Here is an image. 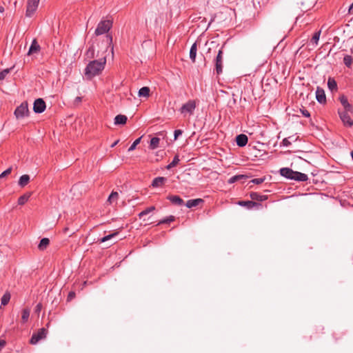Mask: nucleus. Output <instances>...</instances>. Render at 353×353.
<instances>
[{"label": "nucleus", "instance_id": "obj_1", "mask_svg": "<svg viewBox=\"0 0 353 353\" xmlns=\"http://www.w3.org/2000/svg\"><path fill=\"white\" fill-rule=\"evenodd\" d=\"M106 63L105 57L100 60L90 61L85 69V75L88 79H91L96 75L99 74L104 69Z\"/></svg>", "mask_w": 353, "mask_h": 353}, {"label": "nucleus", "instance_id": "obj_2", "mask_svg": "<svg viewBox=\"0 0 353 353\" xmlns=\"http://www.w3.org/2000/svg\"><path fill=\"white\" fill-rule=\"evenodd\" d=\"M279 172L282 176L296 181H306L308 179L307 174L297 171H294L289 168H281Z\"/></svg>", "mask_w": 353, "mask_h": 353}, {"label": "nucleus", "instance_id": "obj_3", "mask_svg": "<svg viewBox=\"0 0 353 353\" xmlns=\"http://www.w3.org/2000/svg\"><path fill=\"white\" fill-rule=\"evenodd\" d=\"M112 26V21L110 19H102L98 23L94 34L97 36L108 33Z\"/></svg>", "mask_w": 353, "mask_h": 353}, {"label": "nucleus", "instance_id": "obj_4", "mask_svg": "<svg viewBox=\"0 0 353 353\" xmlns=\"http://www.w3.org/2000/svg\"><path fill=\"white\" fill-rule=\"evenodd\" d=\"M196 107V101L194 100H189L181 107L179 112L184 117L187 115L191 116L194 114Z\"/></svg>", "mask_w": 353, "mask_h": 353}, {"label": "nucleus", "instance_id": "obj_5", "mask_svg": "<svg viewBox=\"0 0 353 353\" xmlns=\"http://www.w3.org/2000/svg\"><path fill=\"white\" fill-rule=\"evenodd\" d=\"M29 114V110H28V102L24 101L19 106H18L15 111H14V115L16 116L17 119H22L25 117L28 116Z\"/></svg>", "mask_w": 353, "mask_h": 353}, {"label": "nucleus", "instance_id": "obj_6", "mask_svg": "<svg viewBox=\"0 0 353 353\" xmlns=\"http://www.w3.org/2000/svg\"><path fill=\"white\" fill-rule=\"evenodd\" d=\"M47 333L48 330L46 328L42 327L39 329L37 332L33 333L30 343L32 345L37 344L40 340L46 337Z\"/></svg>", "mask_w": 353, "mask_h": 353}, {"label": "nucleus", "instance_id": "obj_7", "mask_svg": "<svg viewBox=\"0 0 353 353\" xmlns=\"http://www.w3.org/2000/svg\"><path fill=\"white\" fill-rule=\"evenodd\" d=\"M40 0H28L26 15L30 17L37 10Z\"/></svg>", "mask_w": 353, "mask_h": 353}, {"label": "nucleus", "instance_id": "obj_8", "mask_svg": "<svg viewBox=\"0 0 353 353\" xmlns=\"http://www.w3.org/2000/svg\"><path fill=\"white\" fill-rule=\"evenodd\" d=\"M223 50L221 49L219 50L218 54L214 59L215 70L217 74H220L223 72Z\"/></svg>", "mask_w": 353, "mask_h": 353}, {"label": "nucleus", "instance_id": "obj_9", "mask_svg": "<svg viewBox=\"0 0 353 353\" xmlns=\"http://www.w3.org/2000/svg\"><path fill=\"white\" fill-rule=\"evenodd\" d=\"M352 111H339V117L345 125L352 127L353 125V120L350 118L349 112Z\"/></svg>", "mask_w": 353, "mask_h": 353}, {"label": "nucleus", "instance_id": "obj_10", "mask_svg": "<svg viewBox=\"0 0 353 353\" xmlns=\"http://www.w3.org/2000/svg\"><path fill=\"white\" fill-rule=\"evenodd\" d=\"M46 103L43 99H37L34 101L33 104V110L36 113H41L46 109Z\"/></svg>", "mask_w": 353, "mask_h": 353}, {"label": "nucleus", "instance_id": "obj_11", "mask_svg": "<svg viewBox=\"0 0 353 353\" xmlns=\"http://www.w3.org/2000/svg\"><path fill=\"white\" fill-rule=\"evenodd\" d=\"M238 205L245 207L248 209H252L253 208H259L261 207V204L254 202L252 201H238Z\"/></svg>", "mask_w": 353, "mask_h": 353}, {"label": "nucleus", "instance_id": "obj_12", "mask_svg": "<svg viewBox=\"0 0 353 353\" xmlns=\"http://www.w3.org/2000/svg\"><path fill=\"white\" fill-rule=\"evenodd\" d=\"M316 99L320 103H324L326 101L325 91L323 89L318 87L316 91Z\"/></svg>", "mask_w": 353, "mask_h": 353}, {"label": "nucleus", "instance_id": "obj_13", "mask_svg": "<svg viewBox=\"0 0 353 353\" xmlns=\"http://www.w3.org/2000/svg\"><path fill=\"white\" fill-rule=\"evenodd\" d=\"M248 137L244 134H241L236 136V142L238 146L243 147L248 143Z\"/></svg>", "mask_w": 353, "mask_h": 353}, {"label": "nucleus", "instance_id": "obj_14", "mask_svg": "<svg viewBox=\"0 0 353 353\" xmlns=\"http://www.w3.org/2000/svg\"><path fill=\"white\" fill-rule=\"evenodd\" d=\"M119 193L117 192L112 191L109 195L106 203L109 205L117 204L119 200Z\"/></svg>", "mask_w": 353, "mask_h": 353}, {"label": "nucleus", "instance_id": "obj_15", "mask_svg": "<svg viewBox=\"0 0 353 353\" xmlns=\"http://www.w3.org/2000/svg\"><path fill=\"white\" fill-rule=\"evenodd\" d=\"M167 199L176 205H182L184 203L183 200L177 195H169Z\"/></svg>", "mask_w": 353, "mask_h": 353}, {"label": "nucleus", "instance_id": "obj_16", "mask_svg": "<svg viewBox=\"0 0 353 353\" xmlns=\"http://www.w3.org/2000/svg\"><path fill=\"white\" fill-rule=\"evenodd\" d=\"M166 181H167V179L165 177H163V176L156 177L152 181V186L153 188L161 187L165 183Z\"/></svg>", "mask_w": 353, "mask_h": 353}, {"label": "nucleus", "instance_id": "obj_17", "mask_svg": "<svg viewBox=\"0 0 353 353\" xmlns=\"http://www.w3.org/2000/svg\"><path fill=\"white\" fill-rule=\"evenodd\" d=\"M340 102L344 108V110L352 111V106L348 102L347 99L345 96H341L339 98Z\"/></svg>", "mask_w": 353, "mask_h": 353}, {"label": "nucleus", "instance_id": "obj_18", "mask_svg": "<svg viewBox=\"0 0 353 353\" xmlns=\"http://www.w3.org/2000/svg\"><path fill=\"white\" fill-rule=\"evenodd\" d=\"M202 203H203V200L202 199H190L187 201L185 206L188 208H192L199 205Z\"/></svg>", "mask_w": 353, "mask_h": 353}, {"label": "nucleus", "instance_id": "obj_19", "mask_svg": "<svg viewBox=\"0 0 353 353\" xmlns=\"http://www.w3.org/2000/svg\"><path fill=\"white\" fill-rule=\"evenodd\" d=\"M250 196L252 199V200L254 201H263L268 199V196L266 195H262L259 194L258 192H251L250 194Z\"/></svg>", "mask_w": 353, "mask_h": 353}, {"label": "nucleus", "instance_id": "obj_20", "mask_svg": "<svg viewBox=\"0 0 353 353\" xmlns=\"http://www.w3.org/2000/svg\"><path fill=\"white\" fill-rule=\"evenodd\" d=\"M40 50V46L38 44L36 39H34L28 50V54L37 53Z\"/></svg>", "mask_w": 353, "mask_h": 353}, {"label": "nucleus", "instance_id": "obj_21", "mask_svg": "<svg viewBox=\"0 0 353 353\" xmlns=\"http://www.w3.org/2000/svg\"><path fill=\"white\" fill-rule=\"evenodd\" d=\"M127 117L123 114H118L114 118V123L115 125H124L127 121Z\"/></svg>", "mask_w": 353, "mask_h": 353}, {"label": "nucleus", "instance_id": "obj_22", "mask_svg": "<svg viewBox=\"0 0 353 353\" xmlns=\"http://www.w3.org/2000/svg\"><path fill=\"white\" fill-rule=\"evenodd\" d=\"M196 52H197V46L196 43H194L190 50V58L192 60L193 63L196 61Z\"/></svg>", "mask_w": 353, "mask_h": 353}, {"label": "nucleus", "instance_id": "obj_23", "mask_svg": "<svg viewBox=\"0 0 353 353\" xmlns=\"http://www.w3.org/2000/svg\"><path fill=\"white\" fill-rule=\"evenodd\" d=\"M30 181V176L28 175V174H23L22 175L20 178H19V185L23 188L25 187L26 185H28V183H29Z\"/></svg>", "mask_w": 353, "mask_h": 353}, {"label": "nucleus", "instance_id": "obj_24", "mask_svg": "<svg viewBox=\"0 0 353 353\" xmlns=\"http://www.w3.org/2000/svg\"><path fill=\"white\" fill-rule=\"evenodd\" d=\"M30 310L29 308H24L21 311V321L23 323H26L30 317Z\"/></svg>", "mask_w": 353, "mask_h": 353}, {"label": "nucleus", "instance_id": "obj_25", "mask_svg": "<svg viewBox=\"0 0 353 353\" xmlns=\"http://www.w3.org/2000/svg\"><path fill=\"white\" fill-rule=\"evenodd\" d=\"M50 244V240L48 238H43L39 245H38V249L39 250H44L46 249V248Z\"/></svg>", "mask_w": 353, "mask_h": 353}, {"label": "nucleus", "instance_id": "obj_26", "mask_svg": "<svg viewBox=\"0 0 353 353\" xmlns=\"http://www.w3.org/2000/svg\"><path fill=\"white\" fill-rule=\"evenodd\" d=\"M10 298H11L10 293L8 291H6L1 299V305H3V306L6 305L9 303Z\"/></svg>", "mask_w": 353, "mask_h": 353}, {"label": "nucleus", "instance_id": "obj_27", "mask_svg": "<svg viewBox=\"0 0 353 353\" xmlns=\"http://www.w3.org/2000/svg\"><path fill=\"white\" fill-rule=\"evenodd\" d=\"M160 139L158 137H153L150 140L149 148L151 150H154L159 147Z\"/></svg>", "mask_w": 353, "mask_h": 353}, {"label": "nucleus", "instance_id": "obj_28", "mask_svg": "<svg viewBox=\"0 0 353 353\" xmlns=\"http://www.w3.org/2000/svg\"><path fill=\"white\" fill-rule=\"evenodd\" d=\"M31 194L30 193H26L21 196L18 199V204L20 205H24L30 197Z\"/></svg>", "mask_w": 353, "mask_h": 353}, {"label": "nucleus", "instance_id": "obj_29", "mask_svg": "<svg viewBox=\"0 0 353 353\" xmlns=\"http://www.w3.org/2000/svg\"><path fill=\"white\" fill-rule=\"evenodd\" d=\"M327 86L331 91L337 90V83L333 78L330 77L328 79Z\"/></svg>", "mask_w": 353, "mask_h": 353}, {"label": "nucleus", "instance_id": "obj_30", "mask_svg": "<svg viewBox=\"0 0 353 353\" xmlns=\"http://www.w3.org/2000/svg\"><path fill=\"white\" fill-rule=\"evenodd\" d=\"M150 95V88L148 87H143L139 90V97H148Z\"/></svg>", "mask_w": 353, "mask_h": 353}, {"label": "nucleus", "instance_id": "obj_31", "mask_svg": "<svg viewBox=\"0 0 353 353\" xmlns=\"http://www.w3.org/2000/svg\"><path fill=\"white\" fill-rule=\"evenodd\" d=\"M179 161H180V159H179V155L178 154L175 155L172 161L166 166V168L168 170H170V169L175 167L179 163Z\"/></svg>", "mask_w": 353, "mask_h": 353}, {"label": "nucleus", "instance_id": "obj_32", "mask_svg": "<svg viewBox=\"0 0 353 353\" xmlns=\"http://www.w3.org/2000/svg\"><path fill=\"white\" fill-rule=\"evenodd\" d=\"M320 35H321V30L317 31L314 34V35L311 39V41H310L312 45H314L315 46H317L318 41L320 38Z\"/></svg>", "mask_w": 353, "mask_h": 353}, {"label": "nucleus", "instance_id": "obj_33", "mask_svg": "<svg viewBox=\"0 0 353 353\" xmlns=\"http://www.w3.org/2000/svg\"><path fill=\"white\" fill-rule=\"evenodd\" d=\"M154 210H155L154 206L149 207V208H146L145 210H143L142 212H141L139 214V217L140 219H141L143 216L147 215L148 214H149L151 212H153Z\"/></svg>", "mask_w": 353, "mask_h": 353}, {"label": "nucleus", "instance_id": "obj_34", "mask_svg": "<svg viewBox=\"0 0 353 353\" xmlns=\"http://www.w3.org/2000/svg\"><path fill=\"white\" fill-rule=\"evenodd\" d=\"M174 219H175L174 216L172 215H170V216L159 221L157 225L168 223L174 221Z\"/></svg>", "mask_w": 353, "mask_h": 353}, {"label": "nucleus", "instance_id": "obj_35", "mask_svg": "<svg viewBox=\"0 0 353 353\" xmlns=\"http://www.w3.org/2000/svg\"><path fill=\"white\" fill-rule=\"evenodd\" d=\"M246 177H247L246 176L242 175V174L235 175V176H233L231 178H230V179L228 180V183H233L241 179L246 178Z\"/></svg>", "mask_w": 353, "mask_h": 353}, {"label": "nucleus", "instance_id": "obj_36", "mask_svg": "<svg viewBox=\"0 0 353 353\" xmlns=\"http://www.w3.org/2000/svg\"><path fill=\"white\" fill-rule=\"evenodd\" d=\"M118 234L119 233L117 232H113V233H112L110 234L106 235V236H103V238H101L100 239V242L101 243H103V242H105V241H107L108 240H110L112 238L117 236Z\"/></svg>", "mask_w": 353, "mask_h": 353}, {"label": "nucleus", "instance_id": "obj_37", "mask_svg": "<svg viewBox=\"0 0 353 353\" xmlns=\"http://www.w3.org/2000/svg\"><path fill=\"white\" fill-rule=\"evenodd\" d=\"M353 59L350 55H345L343 58V63L347 67H350L352 63Z\"/></svg>", "mask_w": 353, "mask_h": 353}, {"label": "nucleus", "instance_id": "obj_38", "mask_svg": "<svg viewBox=\"0 0 353 353\" xmlns=\"http://www.w3.org/2000/svg\"><path fill=\"white\" fill-rule=\"evenodd\" d=\"M11 69H5L0 72V81L5 79L6 76L10 73Z\"/></svg>", "mask_w": 353, "mask_h": 353}, {"label": "nucleus", "instance_id": "obj_39", "mask_svg": "<svg viewBox=\"0 0 353 353\" xmlns=\"http://www.w3.org/2000/svg\"><path fill=\"white\" fill-rule=\"evenodd\" d=\"M141 139V137H139V138L137 139L132 143V144L130 145V147L128 148V151L131 152V151L134 150L136 148L137 145L140 143Z\"/></svg>", "mask_w": 353, "mask_h": 353}, {"label": "nucleus", "instance_id": "obj_40", "mask_svg": "<svg viewBox=\"0 0 353 353\" xmlns=\"http://www.w3.org/2000/svg\"><path fill=\"white\" fill-rule=\"evenodd\" d=\"M12 172V167H10L8 168L7 170H6L5 171H3L1 174H0V179L1 178H3L5 176H6L7 175L10 174Z\"/></svg>", "mask_w": 353, "mask_h": 353}, {"label": "nucleus", "instance_id": "obj_41", "mask_svg": "<svg viewBox=\"0 0 353 353\" xmlns=\"http://www.w3.org/2000/svg\"><path fill=\"white\" fill-rule=\"evenodd\" d=\"M264 179L263 178H256V179H254L252 180V182L254 184H261L262 183L263 181H264Z\"/></svg>", "mask_w": 353, "mask_h": 353}, {"label": "nucleus", "instance_id": "obj_42", "mask_svg": "<svg viewBox=\"0 0 353 353\" xmlns=\"http://www.w3.org/2000/svg\"><path fill=\"white\" fill-rule=\"evenodd\" d=\"M94 50L93 46L90 47L89 49L88 50V51H87L88 56L90 55L91 57H94Z\"/></svg>", "mask_w": 353, "mask_h": 353}, {"label": "nucleus", "instance_id": "obj_43", "mask_svg": "<svg viewBox=\"0 0 353 353\" xmlns=\"http://www.w3.org/2000/svg\"><path fill=\"white\" fill-rule=\"evenodd\" d=\"M182 133L183 131L181 130H176L174 134V140H176L179 135L182 134Z\"/></svg>", "mask_w": 353, "mask_h": 353}, {"label": "nucleus", "instance_id": "obj_44", "mask_svg": "<svg viewBox=\"0 0 353 353\" xmlns=\"http://www.w3.org/2000/svg\"><path fill=\"white\" fill-rule=\"evenodd\" d=\"M41 309H42V304L39 303L36 305L34 312L36 313L39 314L41 312Z\"/></svg>", "mask_w": 353, "mask_h": 353}, {"label": "nucleus", "instance_id": "obj_45", "mask_svg": "<svg viewBox=\"0 0 353 353\" xmlns=\"http://www.w3.org/2000/svg\"><path fill=\"white\" fill-rule=\"evenodd\" d=\"M301 111L303 115L305 116V117H309L310 116V112L307 110H301Z\"/></svg>", "mask_w": 353, "mask_h": 353}, {"label": "nucleus", "instance_id": "obj_46", "mask_svg": "<svg viewBox=\"0 0 353 353\" xmlns=\"http://www.w3.org/2000/svg\"><path fill=\"white\" fill-rule=\"evenodd\" d=\"M75 296V293L74 292H70L68 296V300H72Z\"/></svg>", "mask_w": 353, "mask_h": 353}, {"label": "nucleus", "instance_id": "obj_47", "mask_svg": "<svg viewBox=\"0 0 353 353\" xmlns=\"http://www.w3.org/2000/svg\"><path fill=\"white\" fill-rule=\"evenodd\" d=\"M6 344V342L5 340L0 339V351L3 349V347H4Z\"/></svg>", "mask_w": 353, "mask_h": 353}, {"label": "nucleus", "instance_id": "obj_48", "mask_svg": "<svg viewBox=\"0 0 353 353\" xmlns=\"http://www.w3.org/2000/svg\"><path fill=\"white\" fill-rule=\"evenodd\" d=\"M106 38H107V41L108 42L111 44L112 42V37L110 35V34H107L106 35Z\"/></svg>", "mask_w": 353, "mask_h": 353}, {"label": "nucleus", "instance_id": "obj_49", "mask_svg": "<svg viewBox=\"0 0 353 353\" xmlns=\"http://www.w3.org/2000/svg\"><path fill=\"white\" fill-rule=\"evenodd\" d=\"M349 13L353 14V3L351 4V6L349 8Z\"/></svg>", "mask_w": 353, "mask_h": 353}, {"label": "nucleus", "instance_id": "obj_50", "mask_svg": "<svg viewBox=\"0 0 353 353\" xmlns=\"http://www.w3.org/2000/svg\"><path fill=\"white\" fill-rule=\"evenodd\" d=\"M283 142L284 145H288V143H290V142L286 139H283Z\"/></svg>", "mask_w": 353, "mask_h": 353}, {"label": "nucleus", "instance_id": "obj_51", "mask_svg": "<svg viewBox=\"0 0 353 353\" xmlns=\"http://www.w3.org/2000/svg\"><path fill=\"white\" fill-rule=\"evenodd\" d=\"M119 142V140L116 141L114 143H113L111 145L112 148L114 147Z\"/></svg>", "mask_w": 353, "mask_h": 353}, {"label": "nucleus", "instance_id": "obj_52", "mask_svg": "<svg viewBox=\"0 0 353 353\" xmlns=\"http://www.w3.org/2000/svg\"><path fill=\"white\" fill-rule=\"evenodd\" d=\"M76 101L80 102L81 101V98L80 97H77L75 99Z\"/></svg>", "mask_w": 353, "mask_h": 353}, {"label": "nucleus", "instance_id": "obj_53", "mask_svg": "<svg viewBox=\"0 0 353 353\" xmlns=\"http://www.w3.org/2000/svg\"><path fill=\"white\" fill-rule=\"evenodd\" d=\"M4 11V8L3 7H0V12H3Z\"/></svg>", "mask_w": 353, "mask_h": 353}, {"label": "nucleus", "instance_id": "obj_54", "mask_svg": "<svg viewBox=\"0 0 353 353\" xmlns=\"http://www.w3.org/2000/svg\"><path fill=\"white\" fill-rule=\"evenodd\" d=\"M210 50H211V48H208V52H210Z\"/></svg>", "mask_w": 353, "mask_h": 353}]
</instances>
